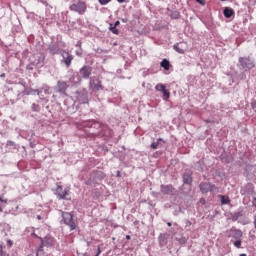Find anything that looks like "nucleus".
Listing matches in <instances>:
<instances>
[{
	"instance_id": "obj_1",
	"label": "nucleus",
	"mask_w": 256,
	"mask_h": 256,
	"mask_svg": "<svg viewBox=\"0 0 256 256\" xmlns=\"http://www.w3.org/2000/svg\"><path fill=\"white\" fill-rule=\"evenodd\" d=\"M62 219H63V223L66 224L67 227H69L70 231H75V229H77L78 227L77 221L73 219V215L71 213L63 212Z\"/></svg>"
},
{
	"instance_id": "obj_2",
	"label": "nucleus",
	"mask_w": 256,
	"mask_h": 256,
	"mask_svg": "<svg viewBox=\"0 0 256 256\" xmlns=\"http://www.w3.org/2000/svg\"><path fill=\"white\" fill-rule=\"evenodd\" d=\"M237 65L242 71H249L255 67V62L249 57H240Z\"/></svg>"
},
{
	"instance_id": "obj_3",
	"label": "nucleus",
	"mask_w": 256,
	"mask_h": 256,
	"mask_svg": "<svg viewBox=\"0 0 256 256\" xmlns=\"http://www.w3.org/2000/svg\"><path fill=\"white\" fill-rule=\"evenodd\" d=\"M70 11H74L75 13H78L79 15H84L87 11V5L83 1H79L77 3H74L70 5L69 7Z\"/></svg>"
},
{
	"instance_id": "obj_4",
	"label": "nucleus",
	"mask_w": 256,
	"mask_h": 256,
	"mask_svg": "<svg viewBox=\"0 0 256 256\" xmlns=\"http://www.w3.org/2000/svg\"><path fill=\"white\" fill-rule=\"evenodd\" d=\"M30 62L32 63V65H34L35 67H38V69H40V67H43V65H45V54L38 53V54L34 55L33 58H30Z\"/></svg>"
},
{
	"instance_id": "obj_5",
	"label": "nucleus",
	"mask_w": 256,
	"mask_h": 256,
	"mask_svg": "<svg viewBox=\"0 0 256 256\" xmlns=\"http://www.w3.org/2000/svg\"><path fill=\"white\" fill-rule=\"evenodd\" d=\"M227 237L230 239H242L243 238V231L241 229H237L236 227H232L226 231Z\"/></svg>"
},
{
	"instance_id": "obj_6",
	"label": "nucleus",
	"mask_w": 256,
	"mask_h": 256,
	"mask_svg": "<svg viewBox=\"0 0 256 256\" xmlns=\"http://www.w3.org/2000/svg\"><path fill=\"white\" fill-rule=\"evenodd\" d=\"M57 93L63 95L64 97L67 96V89H69V84L63 80H59L57 85L55 86Z\"/></svg>"
},
{
	"instance_id": "obj_7",
	"label": "nucleus",
	"mask_w": 256,
	"mask_h": 256,
	"mask_svg": "<svg viewBox=\"0 0 256 256\" xmlns=\"http://www.w3.org/2000/svg\"><path fill=\"white\" fill-rule=\"evenodd\" d=\"M61 57H62L61 63H64L66 68L69 69L71 67V63H73V55H71L69 52L64 50L61 53Z\"/></svg>"
},
{
	"instance_id": "obj_8",
	"label": "nucleus",
	"mask_w": 256,
	"mask_h": 256,
	"mask_svg": "<svg viewBox=\"0 0 256 256\" xmlns=\"http://www.w3.org/2000/svg\"><path fill=\"white\" fill-rule=\"evenodd\" d=\"M201 193H210L211 191H217V186L209 182H202L199 185Z\"/></svg>"
},
{
	"instance_id": "obj_9",
	"label": "nucleus",
	"mask_w": 256,
	"mask_h": 256,
	"mask_svg": "<svg viewBox=\"0 0 256 256\" xmlns=\"http://www.w3.org/2000/svg\"><path fill=\"white\" fill-rule=\"evenodd\" d=\"M89 85L93 91H103V85L101 84V80L96 77L90 78Z\"/></svg>"
},
{
	"instance_id": "obj_10",
	"label": "nucleus",
	"mask_w": 256,
	"mask_h": 256,
	"mask_svg": "<svg viewBox=\"0 0 256 256\" xmlns=\"http://www.w3.org/2000/svg\"><path fill=\"white\" fill-rule=\"evenodd\" d=\"M92 71H93V69L90 66H83L79 70V74H80L82 79H89L91 77V72Z\"/></svg>"
},
{
	"instance_id": "obj_11",
	"label": "nucleus",
	"mask_w": 256,
	"mask_h": 256,
	"mask_svg": "<svg viewBox=\"0 0 256 256\" xmlns=\"http://www.w3.org/2000/svg\"><path fill=\"white\" fill-rule=\"evenodd\" d=\"M56 193L59 197V199H67V195H69V190L64 189L61 186H58L56 189Z\"/></svg>"
},
{
	"instance_id": "obj_12",
	"label": "nucleus",
	"mask_w": 256,
	"mask_h": 256,
	"mask_svg": "<svg viewBox=\"0 0 256 256\" xmlns=\"http://www.w3.org/2000/svg\"><path fill=\"white\" fill-rule=\"evenodd\" d=\"M42 245H44L46 247H54V245H55V238H53L51 236L45 237L44 240L42 241Z\"/></svg>"
},
{
	"instance_id": "obj_13",
	"label": "nucleus",
	"mask_w": 256,
	"mask_h": 256,
	"mask_svg": "<svg viewBox=\"0 0 256 256\" xmlns=\"http://www.w3.org/2000/svg\"><path fill=\"white\" fill-rule=\"evenodd\" d=\"M161 193L164 195H171L173 193L172 185H161Z\"/></svg>"
},
{
	"instance_id": "obj_14",
	"label": "nucleus",
	"mask_w": 256,
	"mask_h": 256,
	"mask_svg": "<svg viewBox=\"0 0 256 256\" xmlns=\"http://www.w3.org/2000/svg\"><path fill=\"white\" fill-rule=\"evenodd\" d=\"M183 183L186 185H191L193 183V177H191V172H185L183 174Z\"/></svg>"
},
{
	"instance_id": "obj_15",
	"label": "nucleus",
	"mask_w": 256,
	"mask_h": 256,
	"mask_svg": "<svg viewBox=\"0 0 256 256\" xmlns=\"http://www.w3.org/2000/svg\"><path fill=\"white\" fill-rule=\"evenodd\" d=\"M48 49H49V52L51 53V55L59 54V45L58 44L52 43L49 45Z\"/></svg>"
},
{
	"instance_id": "obj_16",
	"label": "nucleus",
	"mask_w": 256,
	"mask_h": 256,
	"mask_svg": "<svg viewBox=\"0 0 256 256\" xmlns=\"http://www.w3.org/2000/svg\"><path fill=\"white\" fill-rule=\"evenodd\" d=\"M174 49L177 51V53L183 55V53H185V43L175 44Z\"/></svg>"
},
{
	"instance_id": "obj_17",
	"label": "nucleus",
	"mask_w": 256,
	"mask_h": 256,
	"mask_svg": "<svg viewBox=\"0 0 256 256\" xmlns=\"http://www.w3.org/2000/svg\"><path fill=\"white\" fill-rule=\"evenodd\" d=\"M160 66L163 67L165 71H169V68L171 67V63L167 59H163L160 63Z\"/></svg>"
},
{
	"instance_id": "obj_18",
	"label": "nucleus",
	"mask_w": 256,
	"mask_h": 256,
	"mask_svg": "<svg viewBox=\"0 0 256 256\" xmlns=\"http://www.w3.org/2000/svg\"><path fill=\"white\" fill-rule=\"evenodd\" d=\"M223 13H224V17H226V19H230V17L233 16L234 11H233V9L226 7V8H224Z\"/></svg>"
},
{
	"instance_id": "obj_19",
	"label": "nucleus",
	"mask_w": 256,
	"mask_h": 256,
	"mask_svg": "<svg viewBox=\"0 0 256 256\" xmlns=\"http://www.w3.org/2000/svg\"><path fill=\"white\" fill-rule=\"evenodd\" d=\"M77 99L79 103H82V104L88 103L87 94H78Z\"/></svg>"
},
{
	"instance_id": "obj_20",
	"label": "nucleus",
	"mask_w": 256,
	"mask_h": 256,
	"mask_svg": "<svg viewBox=\"0 0 256 256\" xmlns=\"http://www.w3.org/2000/svg\"><path fill=\"white\" fill-rule=\"evenodd\" d=\"M162 93H163L162 95L163 101H169V97H171V92H169V90L167 89H164Z\"/></svg>"
},
{
	"instance_id": "obj_21",
	"label": "nucleus",
	"mask_w": 256,
	"mask_h": 256,
	"mask_svg": "<svg viewBox=\"0 0 256 256\" xmlns=\"http://www.w3.org/2000/svg\"><path fill=\"white\" fill-rule=\"evenodd\" d=\"M109 31L114 35H119V29H117V26H114L112 23L109 24Z\"/></svg>"
},
{
	"instance_id": "obj_22",
	"label": "nucleus",
	"mask_w": 256,
	"mask_h": 256,
	"mask_svg": "<svg viewBox=\"0 0 256 256\" xmlns=\"http://www.w3.org/2000/svg\"><path fill=\"white\" fill-rule=\"evenodd\" d=\"M231 242L233 243L234 247H236V249H241V245L243 243V241L240 239H236V240H231Z\"/></svg>"
},
{
	"instance_id": "obj_23",
	"label": "nucleus",
	"mask_w": 256,
	"mask_h": 256,
	"mask_svg": "<svg viewBox=\"0 0 256 256\" xmlns=\"http://www.w3.org/2000/svg\"><path fill=\"white\" fill-rule=\"evenodd\" d=\"M221 203L222 205H229L231 203V200L227 196H221Z\"/></svg>"
},
{
	"instance_id": "obj_24",
	"label": "nucleus",
	"mask_w": 256,
	"mask_h": 256,
	"mask_svg": "<svg viewBox=\"0 0 256 256\" xmlns=\"http://www.w3.org/2000/svg\"><path fill=\"white\" fill-rule=\"evenodd\" d=\"M6 146L9 147V149H17V144L11 140L7 141Z\"/></svg>"
},
{
	"instance_id": "obj_25",
	"label": "nucleus",
	"mask_w": 256,
	"mask_h": 256,
	"mask_svg": "<svg viewBox=\"0 0 256 256\" xmlns=\"http://www.w3.org/2000/svg\"><path fill=\"white\" fill-rule=\"evenodd\" d=\"M167 86L165 84H157L155 86V89L156 91H160L161 93H163L164 89L166 88Z\"/></svg>"
},
{
	"instance_id": "obj_26",
	"label": "nucleus",
	"mask_w": 256,
	"mask_h": 256,
	"mask_svg": "<svg viewBox=\"0 0 256 256\" xmlns=\"http://www.w3.org/2000/svg\"><path fill=\"white\" fill-rule=\"evenodd\" d=\"M159 141H163V139L158 138L157 142H153V143L151 144V149H158V147H159Z\"/></svg>"
},
{
	"instance_id": "obj_27",
	"label": "nucleus",
	"mask_w": 256,
	"mask_h": 256,
	"mask_svg": "<svg viewBox=\"0 0 256 256\" xmlns=\"http://www.w3.org/2000/svg\"><path fill=\"white\" fill-rule=\"evenodd\" d=\"M241 215H242L241 212H236V213H234L233 216H232V220H233V221H237V219H239V217H240Z\"/></svg>"
},
{
	"instance_id": "obj_28",
	"label": "nucleus",
	"mask_w": 256,
	"mask_h": 256,
	"mask_svg": "<svg viewBox=\"0 0 256 256\" xmlns=\"http://www.w3.org/2000/svg\"><path fill=\"white\" fill-rule=\"evenodd\" d=\"M100 5H107L108 3H111V0H98Z\"/></svg>"
},
{
	"instance_id": "obj_29",
	"label": "nucleus",
	"mask_w": 256,
	"mask_h": 256,
	"mask_svg": "<svg viewBox=\"0 0 256 256\" xmlns=\"http://www.w3.org/2000/svg\"><path fill=\"white\" fill-rule=\"evenodd\" d=\"M39 104H36V103H34V104H32V111H39Z\"/></svg>"
},
{
	"instance_id": "obj_30",
	"label": "nucleus",
	"mask_w": 256,
	"mask_h": 256,
	"mask_svg": "<svg viewBox=\"0 0 256 256\" xmlns=\"http://www.w3.org/2000/svg\"><path fill=\"white\" fill-rule=\"evenodd\" d=\"M32 93L33 94H37V95H41V91L40 90H38V89H36V90H32Z\"/></svg>"
},
{
	"instance_id": "obj_31",
	"label": "nucleus",
	"mask_w": 256,
	"mask_h": 256,
	"mask_svg": "<svg viewBox=\"0 0 256 256\" xmlns=\"http://www.w3.org/2000/svg\"><path fill=\"white\" fill-rule=\"evenodd\" d=\"M7 246L8 247H13V241L7 240Z\"/></svg>"
},
{
	"instance_id": "obj_32",
	"label": "nucleus",
	"mask_w": 256,
	"mask_h": 256,
	"mask_svg": "<svg viewBox=\"0 0 256 256\" xmlns=\"http://www.w3.org/2000/svg\"><path fill=\"white\" fill-rule=\"evenodd\" d=\"M196 3H199L200 5H205V0H196Z\"/></svg>"
},
{
	"instance_id": "obj_33",
	"label": "nucleus",
	"mask_w": 256,
	"mask_h": 256,
	"mask_svg": "<svg viewBox=\"0 0 256 256\" xmlns=\"http://www.w3.org/2000/svg\"><path fill=\"white\" fill-rule=\"evenodd\" d=\"M119 25H121V22L118 20V21H116L115 23H114V27H119Z\"/></svg>"
},
{
	"instance_id": "obj_34",
	"label": "nucleus",
	"mask_w": 256,
	"mask_h": 256,
	"mask_svg": "<svg viewBox=\"0 0 256 256\" xmlns=\"http://www.w3.org/2000/svg\"><path fill=\"white\" fill-rule=\"evenodd\" d=\"M191 225H192L191 221L186 220V228H187V227H191Z\"/></svg>"
},
{
	"instance_id": "obj_35",
	"label": "nucleus",
	"mask_w": 256,
	"mask_h": 256,
	"mask_svg": "<svg viewBox=\"0 0 256 256\" xmlns=\"http://www.w3.org/2000/svg\"><path fill=\"white\" fill-rule=\"evenodd\" d=\"M246 78H247V76L245 75V73H242V74L240 75V79H241V80L246 79Z\"/></svg>"
},
{
	"instance_id": "obj_36",
	"label": "nucleus",
	"mask_w": 256,
	"mask_h": 256,
	"mask_svg": "<svg viewBox=\"0 0 256 256\" xmlns=\"http://www.w3.org/2000/svg\"><path fill=\"white\" fill-rule=\"evenodd\" d=\"M1 203H7V199H3V197L0 196Z\"/></svg>"
},
{
	"instance_id": "obj_37",
	"label": "nucleus",
	"mask_w": 256,
	"mask_h": 256,
	"mask_svg": "<svg viewBox=\"0 0 256 256\" xmlns=\"http://www.w3.org/2000/svg\"><path fill=\"white\" fill-rule=\"evenodd\" d=\"M43 89H44V91H49V86L44 85V86H43Z\"/></svg>"
},
{
	"instance_id": "obj_38",
	"label": "nucleus",
	"mask_w": 256,
	"mask_h": 256,
	"mask_svg": "<svg viewBox=\"0 0 256 256\" xmlns=\"http://www.w3.org/2000/svg\"><path fill=\"white\" fill-rule=\"evenodd\" d=\"M200 203H202V205H205V199H204V198H201V199H200Z\"/></svg>"
},
{
	"instance_id": "obj_39",
	"label": "nucleus",
	"mask_w": 256,
	"mask_h": 256,
	"mask_svg": "<svg viewBox=\"0 0 256 256\" xmlns=\"http://www.w3.org/2000/svg\"><path fill=\"white\" fill-rule=\"evenodd\" d=\"M253 205H254V207L256 208V197L253 198Z\"/></svg>"
},
{
	"instance_id": "obj_40",
	"label": "nucleus",
	"mask_w": 256,
	"mask_h": 256,
	"mask_svg": "<svg viewBox=\"0 0 256 256\" xmlns=\"http://www.w3.org/2000/svg\"><path fill=\"white\" fill-rule=\"evenodd\" d=\"M30 147H31L32 149H34L35 144H33V143L31 142V143H30Z\"/></svg>"
},
{
	"instance_id": "obj_41",
	"label": "nucleus",
	"mask_w": 256,
	"mask_h": 256,
	"mask_svg": "<svg viewBox=\"0 0 256 256\" xmlns=\"http://www.w3.org/2000/svg\"><path fill=\"white\" fill-rule=\"evenodd\" d=\"M118 3H125V0H117Z\"/></svg>"
},
{
	"instance_id": "obj_42",
	"label": "nucleus",
	"mask_w": 256,
	"mask_h": 256,
	"mask_svg": "<svg viewBox=\"0 0 256 256\" xmlns=\"http://www.w3.org/2000/svg\"><path fill=\"white\" fill-rule=\"evenodd\" d=\"M2 251H3V246L0 245V253H2Z\"/></svg>"
},
{
	"instance_id": "obj_43",
	"label": "nucleus",
	"mask_w": 256,
	"mask_h": 256,
	"mask_svg": "<svg viewBox=\"0 0 256 256\" xmlns=\"http://www.w3.org/2000/svg\"><path fill=\"white\" fill-rule=\"evenodd\" d=\"M37 219H38L39 221H41V215H38V216H37Z\"/></svg>"
},
{
	"instance_id": "obj_44",
	"label": "nucleus",
	"mask_w": 256,
	"mask_h": 256,
	"mask_svg": "<svg viewBox=\"0 0 256 256\" xmlns=\"http://www.w3.org/2000/svg\"><path fill=\"white\" fill-rule=\"evenodd\" d=\"M185 241H186L185 238H182V239H181V242H182V243H185Z\"/></svg>"
},
{
	"instance_id": "obj_45",
	"label": "nucleus",
	"mask_w": 256,
	"mask_h": 256,
	"mask_svg": "<svg viewBox=\"0 0 256 256\" xmlns=\"http://www.w3.org/2000/svg\"><path fill=\"white\" fill-rule=\"evenodd\" d=\"M167 225H168V227H171L172 224H171V222H168Z\"/></svg>"
},
{
	"instance_id": "obj_46",
	"label": "nucleus",
	"mask_w": 256,
	"mask_h": 256,
	"mask_svg": "<svg viewBox=\"0 0 256 256\" xmlns=\"http://www.w3.org/2000/svg\"><path fill=\"white\" fill-rule=\"evenodd\" d=\"M126 239H128V240L131 239V236L127 235V236H126Z\"/></svg>"
},
{
	"instance_id": "obj_47",
	"label": "nucleus",
	"mask_w": 256,
	"mask_h": 256,
	"mask_svg": "<svg viewBox=\"0 0 256 256\" xmlns=\"http://www.w3.org/2000/svg\"><path fill=\"white\" fill-rule=\"evenodd\" d=\"M76 55H81V53H79V51H76Z\"/></svg>"
},
{
	"instance_id": "obj_48",
	"label": "nucleus",
	"mask_w": 256,
	"mask_h": 256,
	"mask_svg": "<svg viewBox=\"0 0 256 256\" xmlns=\"http://www.w3.org/2000/svg\"><path fill=\"white\" fill-rule=\"evenodd\" d=\"M0 213H3V208L0 207Z\"/></svg>"
},
{
	"instance_id": "obj_49",
	"label": "nucleus",
	"mask_w": 256,
	"mask_h": 256,
	"mask_svg": "<svg viewBox=\"0 0 256 256\" xmlns=\"http://www.w3.org/2000/svg\"><path fill=\"white\" fill-rule=\"evenodd\" d=\"M239 256H247V254H240Z\"/></svg>"
},
{
	"instance_id": "obj_50",
	"label": "nucleus",
	"mask_w": 256,
	"mask_h": 256,
	"mask_svg": "<svg viewBox=\"0 0 256 256\" xmlns=\"http://www.w3.org/2000/svg\"><path fill=\"white\" fill-rule=\"evenodd\" d=\"M1 77H5V74H2Z\"/></svg>"
},
{
	"instance_id": "obj_51",
	"label": "nucleus",
	"mask_w": 256,
	"mask_h": 256,
	"mask_svg": "<svg viewBox=\"0 0 256 256\" xmlns=\"http://www.w3.org/2000/svg\"><path fill=\"white\" fill-rule=\"evenodd\" d=\"M123 23H125V19H122Z\"/></svg>"
},
{
	"instance_id": "obj_52",
	"label": "nucleus",
	"mask_w": 256,
	"mask_h": 256,
	"mask_svg": "<svg viewBox=\"0 0 256 256\" xmlns=\"http://www.w3.org/2000/svg\"><path fill=\"white\" fill-rule=\"evenodd\" d=\"M39 251H41V247L39 248Z\"/></svg>"
}]
</instances>
